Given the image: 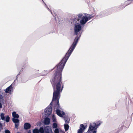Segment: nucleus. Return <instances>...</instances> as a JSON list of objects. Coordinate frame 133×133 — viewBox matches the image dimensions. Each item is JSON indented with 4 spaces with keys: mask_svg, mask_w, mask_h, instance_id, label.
I'll list each match as a JSON object with an SVG mask.
<instances>
[{
    "mask_svg": "<svg viewBox=\"0 0 133 133\" xmlns=\"http://www.w3.org/2000/svg\"><path fill=\"white\" fill-rule=\"evenodd\" d=\"M56 69L54 73V77L51 81L54 91L52 101H56L57 100V103L56 104L57 109L56 111V113L58 116L62 117L63 115H65V113L63 111L62 113L59 109L60 107L59 100L60 97V92L62 91L63 87L61 77V73L63 70H61L60 69H58L56 68Z\"/></svg>",
    "mask_w": 133,
    "mask_h": 133,
    "instance_id": "1",
    "label": "nucleus"
},
{
    "mask_svg": "<svg viewBox=\"0 0 133 133\" xmlns=\"http://www.w3.org/2000/svg\"><path fill=\"white\" fill-rule=\"evenodd\" d=\"M79 19L78 18H75L74 19L73 23L75 25L74 29V34L75 35H76V36L74 39V42L65 56L63 58L61 62L56 66L55 67V68L57 69H60L61 70H63L69 56L75 48L82 33V32H80L82 26L81 25L79 24Z\"/></svg>",
    "mask_w": 133,
    "mask_h": 133,
    "instance_id": "2",
    "label": "nucleus"
},
{
    "mask_svg": "<svg viewBox=\"0 0 133 133\" xmlns=\"http://www.w3.org/2000/svg\"><path fill=\"white\" fill-rule=\"evenodd\" d=\"M52 101L49 105L44 110L45 117H49L52 113Z\"/></svg>",
    "mask_w": 133,
    "mask_h": 133,
    "instance_id": "3",
    "label": "nucleus"
},
{
    "mask_svg": "<svg viewBox=\"0 0 133 133\" xmlns=\"http://www.w3.org/2000/svg\"><path fill=\"white\" fill-rule=\"evenodd\" d=\"M42 133H53L51 128L49 126L45 127L44 129L42 127Z\"/></svg>",
    "mask_w": 133,
    "mask_h": 133,
    "instance_id": "4",
    "label": "nucleus"
},
{
    "mask_svg": "<svg viewBox=\"0 0 133 133\" xmlns=\"http://www.w3.org/2000/svg\"><path fill=\"white\" fill-rule=\"evenodd\" d=\"M1 119L3 121H5L7 122H9L10 121V118L9 116H8L5 117V114L3 113H2L0 115Z\"/></svg>",
    "mask_w": 133,
    "mask_h": 133,
    "instance_id": "5",
    "label": "nucleus"
},
{
    "mask_svg": "<svg viewBox=\"0 0 133 133\" xmlns=\"http://www.w3.org/2000/svg\"><path fill=\"white\" fill-rule=\"evenodd\" d=\"M88 21L87 17L86 16H83L82 18V19L79 21V22L80 24V25H84Z\"/></svg>",
    "mask_w": 133,
    "mask_h": 133,
    "instance_id": "6",
    "label": "nucleus"
},
{
    "mask_svg": "<svg viewBox=\"0 0 133 133\" xmlns=\"http://www.w3.org/2000/svg\"><path fill=\"white\" fill-rule=\"evenodd\" d=\"M93 124V126L91 124H90L89 126V129L91 130H96L98 128V127L97 126L96 123H94Z\"/></svg>",
    "mask_w": 133,
    "mask_h": 133,
    "instance_id": "7",
    "label": "nucleus"
},
{
    "mask_svg": "<svg viewBox=\"0 0 133 133\" xmlns=\"http://www.w3.org/2000/svg\"><path fill=\"white\" fill-rule=\"evenodd\" d=\"M46 117L44 119V124L45 125H49L50 123V119L48 117Z\"/></svg>",
    "mask_w": 133,
    "mask_h": 133,
    "instance_id": "8",
    "label": "nucleus"
},
{
    "mask_svg": "<svg viewBox=\"0 0 133 133\" xmlns=\"http://www.w3.org/2000/svg\"><path fill=\"white\" fill-rule=\"evenodd\" d=\"M13 88L12 85H11L6 89L5 92L6 93H10L11 91L12 90Z\"/></svg>",
    "mask_w": 133,
    "mask_h": 133,
    "instance_id": "9",
    "label": "nucleus"
},
{
    "mask_svg": "<svg viewBox=\"0 0 133 133\" xmlns=\"http://www.w3.org/2000/svg\"><path fill=\"white\" fill-rule=\"evenodd\" d=\"M31 127L30 124L28 123H24V128L25 130L30 129Z\"/></svg>",
    "mask_w": 133,
    "mask_h": 133,
    "instance_id": "10",
    "label": "nucleus"
},
{
    "mask_svg": "<svg viewBox=\"0 0 133 133\" xmlns=\"http://www.w3.org/2000/svg\"><path fill=\"white\" fill-rule=\"evenodd\" d=\"M33 133H42V127H41L39 130L37 129H35L33 131Z\"/></svg>",
    "mask_w": 133,
    "mask_h": 133,
    "instance_id": "11",
    "label": "nucleus"
},
{
    "mask_svg": "<svg viewBox=\"0 0 133 133\" xmlns=\"http://www.w3.org/2000/svg\"><path fill=\"white\" fill-rule=\"evenodd\" d=\"M12 116L13 117H14L13 118H18L19 117V115L18 114H16V112H13L12 113Z\"/></svg>",
    "mask_w": 133,
    "mask_h": 133,
    "instance_id": "12",
    "label": "nucleus"
},
{
    "mask_svg": "<svg viewBox=\"0 0 133 133\" xmlns=\"http://www.w3.org/2000/svg\"><path fill=\"white\" fill-rule=\"evenodd\" d=\"M42 1L44 3V4H45V5L46 6V7L48 10L49 11H50L51 12V14L54 17H55V16H56V14H55V13H54V14H53V13L52 12L51 10L46 5V4H45L44 3V1H43V0H42Z\"/></svg>",
    "mask_w": 133,
    "mask_h": 133,
    "instance_id": "13",
    "label": "nucleus"
},
{
    "mask_svg": "<svg viewBox=\"0 0 133 133\" xmlns=\"http://www.w3.org/2000/svg\"><path fill=\"white\" fill-rule=\"evenodd\" d=\"M64 128L65 131L68 130L69 129V126L68 124H64Z\"/></svg>",
    "mask_w": 133,
    "mask_h": 133,
    "instance_id": "14",
    "label": "nucleus"
},
{
    "mask_svg": "<svg viewBox=\"0 0 133 133\" xmlns=\"http://www.w3.org/2000/svg\"><path fill=\"white\" fill-rule=\"evenodd\" d=\"M49 71H43L42 72V76H45L49 73Z\"/></svg>",
    "mask_w": 133,
    "mask_h": 133,
    "instance_id": "15",
    "label": "nucleus"
},
{
    "mask_svg": "<svg viewBox=\"0 0 133 133\" xmlns=\"http://www.w3.org/2000/svg\"><path fill=\"white\" fill-rule=\"evenodd\" d=\"M12 121L15 123H19V120L17 118H12Z\"/></svg>",
    "mask_w": 133,
    "mask_h": 133,
    "instance_id": "16",
    "label": "nucleus"
},
{
    "mask_svg": "<svg viewBox=\"0 0 133 133\" xmlns=\"http://www.w3.org/2000/svg\"><path fill=\"white\" fill-rule=\"evenodd\" d=\"M80 129H81L83 130H84L85 129V128L83 124H81L80 125Z\"/></svg>",
    "mask_w": 133,
    "mask_h": 133,
    "instance_id": "17",
    "label": "nucleus"
},
{
    "mask_svg": "<svg viewBox=\"0 0 133 133\" xmlns=\"http://www.w3.org/2000/svg\"><path fill=\"white\" fill-rule=\"evenodd\" d=\"M88 15L90 16H88V17L87 16V18L88 19V21L91 18H93L95 16L94 15L92 16L91 15H88Z\"/></svg>",
    "mask_w": 133,
    "mask_h": 133,
    "instance_id": "18",
    "label": "nucleus"
},
{
    "mask_svg": "<svg viewBox=\"0 0 133 133\" xmlns=\"http://www.w3.org/2000/svg\"><path fill=\"white\" fill-rule=\"evenodd\" d=\"M57 124L56 123H54L52 125V127L53 128H57Z\"/></svg>",
    "mask_w": 133,
    "mask_h": 133,
    "instance_id": "19",
    "label": "nucleus"
},
{
    "mask_svg": "<svg viewBox=\"0 0 133 133\" xmlns=\"http://www.w3.org/2000/svg\"><path fill=\"white\" fill-rule=\"evenodd\" d=\"M102 122L100 121H98L96 123V125L98 127L102 123Z\"/></svg>",
    "mask_w": 133,
    "mask_h": 133,
    "instance_id": "20",
    "label": "nucleus"
},
{
    "mask_svg": "<svg viewBox=\"0 0 133 133\" xmlns=\"http://www.w3.org/2000/svg\"><path fill=\"white\" fill-rule=\"evenodd\" d=\"M83 15L82 14H79L77 15V16H78V17L77 18H78L79 19H80L79 18H81L82 17H83L82 16Z\"/></svg>",
    "mask_w": 133,
    "mask_h": 133,
    "instance_id": "21",
    "label": "nucleus"
},
{
    "mask_svg": "<svg viewBox=\"0 0 133 133\" xmlns=\"http://www.w3.org/2000/svg\"><path fill=\"white\" fill-rule=\"evenodd\" d=\"M64 119L65 120V121L66 123V124H68L69 123V120L68 121L66 117L65 118L64 117Z\"/></svg>",
    "mask_w": 133,
    "mask_h": 133,
    "instance_id": "22",
    "label": "nucleus"
},
{
    "mask_svg": "<svg viewBox=\"0 0 133 133\" xmlns=\"http://www.w3.org/2000/svg\"><path fill=\"white\" fill-rule=\"evenodd\" d=\"M52 120L53 122H55L56 121V118L55 116L54 115H53L52 116Z\"/></svg>",
    "mask_w": 133,
    "mask_h": 133,
    "instance_id": "23",
    "label": "nucleus"
},
{
    "mask_svg": "<svg viewBox=\"0 0 133 133\" xmlns=\"http://www.w3.org/2000/svg\"><path fill=\"white\" fill-rule=\"evenodd\" d=\"M54 132L55 133H59V130L58 129V128H56L55 129Z\"/></svg>",
    "mask_w": 133,
    "mask_h": 133,
    "instance_id": "24",
    "label": "nucleus"
},
{
    "mask_svg": "<svg viewBox=\"0 0 133 133\" xmlns=\"http://www.w3.org/2000/svg\"><path fill=\"white\" fill-rule=\"evenodd\" d=\"M19 126L18 123H15V128L16 129H18V126Z\"/></svg>",
    "mask_w": 133,
    "mask_h": 133,
    "instance_id": "25",
    "label": "nucleus"
},
{
    "mask_svg": "<svg viewBox=\"0 0 133 133\" xmlns=\"http://www.w3.org/2000/svg\"><path fill=\"white\" fill-rule=\"evenodd\" d=\"M3 129V125L2 123L0 122V132Z\"/></svg>",
    "mask_w": 133,
    "mask_h": 133,
    "instance_id": "26",
    "label": "nucleus"
},
{
    "mask_svg": "<svg viewBox=\"0 0 133 133\" xmlns=\"http://www.w3.org/2000/svg\"><path fill=\"white\" fill-rule=\"evenodd\" d=\"M83 130L82 129H80L78 130V133H82Z\"/></svg>",
    "mask_w": 133,
    "mask_h": 133,
    "instance_id": "27",
    "label": "nucleus"
},
{
    "mask_svg": "<svg viewBox=\"0 0 133 133\" xmlns=\"http://www.w3.org/2000/svg\"><path fill=\"white\" fill-rule=\"evenodd\" d=\"M5 133H10V131L8 130H5Z\"/></svg>",
    "mask_w": 133,
    "mask_h": 133,
    "instance_id": "28",
    "label": "nucleus"
},
{
    "mask_svg": "<svg viewBox=\"0 0 133 133\" xmlns=\"http://www.w3.org/2000/svg\"><path fill=\"white\" fill-rule=\"evenodd\" d=\"M92 130H90L89 129H89L87 131L88 133H91L90 131H92Z\"/></svg>",
    "mask_w": 133,
    "mask_h": 133,
    "instance_id": "29",
    "label": "nucleus"
},
{
    "mask_svg": "<svg viewBox=\"0 0 133 133\" xmlns=\"http://www.w3.org/2000/svg\"><path fill=\"white\" fill-rule=\"evenodd\" d=\"M97 132L96 130H94L92 131V133H96Z\"/></svg>",
    "mask_w": 133,
    "mask_h": 133,
    "instance_id": "30",
    "label": "nucleus"
},
{
    "mask_svg": "<svg viewBox=\"0 0 133 133\" xmlns=\"http://www.w3.org/2000/svg\"><path fill=\"white\" fill-rule=\"evenodd\" d=\"M27 133H31V131L30 130H29Z\"/></svg>",
    "mask_w": 133,
    "mask_h": 133,
    "instance_id": "31",
    "label": "nucleus"
},
{
    "mask_svg": "<svg viewBox=\"0 0 133 133\" xmlns=\"http://www.w3.org/2000/svg\"><path fill=\"white\" fill-rule=\"evenodd\" d=\"M107 15V14H106L105 15H103L102 16H99V17H102L104 16Z\"/></svg>",
    "mask_w": 133,
    "mask_h": 133,
    "instance_id": "32",
    "label": "nucleus"
},
{
    "mask_svg": "<svg viewBox=\"0 0 133 133\" xmlns=\"http://www.w3.org/2000/svg\"><path fill=\"white\" fill-rule=\"evenodd\" d=\"M104 12H101V13H102V14H104Z\"/></svg>",
    "mask_w": 133,
    "mask_h": 133,
    "instance_id": "33",
    "label": "nucleus"
},
{
    "mask_svg": "<svg viewBox=\"0 0 133 133\" xmlns=\"http://www.w3.org/2000/svg\"><path fill=\"white\" fill-rule=\"evenodd\" d=\"M17 133H21L20 132H18Z\"/></svg>",
    "mask_w": 133,
    "mask_h": 133,
    "instance_id": "34",
    "label": "nucleus"
}]
</instances>
